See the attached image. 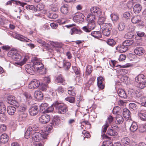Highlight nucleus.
Masks as SVG:
<instances>
[{
	"instance_id": "nucleus-62",
	"label": "nucleus",
	"mask_w": 146,
	"mask_h": 146,
	"mask_svg": "<svg viewBox=\"0 0 146 146\" xmlns=\"http://www.w3.org/2000/svg\"><path fill=\"white\" fill-rule=\"evenodd\" d=\"M47 88V85L44 84H42L41 85L40 89L42 91H45Z\"/></svg>"
},
{
	"instance_id": "nucleus-16",
	"label": "nucleus",
	"mask_w": 146,
	"mask_h": 146,
	"mask_svg": "<svg viewBox=\"0 0 146 146\" xmlns=\"http://www.w3.org/2000/svg\"><path fill=\"white\" fill-rule=\"evenodd\" d=\"M55 81L57 83L61 84L63 85H65L66 84L64 78L61 74L58 75L56 77Z\"/></svg>"
},
{
	"instance_id": "nucleus-37",
	"label": "nucleus",
	"mask_w": 146,
	"mask_h": 146,
	"mask_svg": "<svg viewBox=\"0 0 146 146\" xmlns=\"http://www.w3.org/2000/svg\"><path fill=\"white\" fill-rule=\"evenodd\" d=\"M6 111V108L4 104L0 102V113H5Z\"/></svg>"
},
{
	"instance_id": "nucleus-44",
	"label": "nucleus",
	"mask_w": 146,
	"mask_h": 146,
	"mask_svg": "<svg viewBox=\"0 0 146 146\" xmlns=\"http://www.w3.org/2000/svg\"><path fill=\"white\" fill-rule=\"evenodd\" d=\"M125 27V25L123 22H120L118 25V29L120 31H122L124 30Z\"/></svg>"
},
{
	"instance_id": "nucleus-35",
	"label": "nucleus",
	"mask_w": 146,
	"mask_h": 146,
	"mask_svg": "<svg viewBox=\"0 0 146 146\" xmlns=\"http://www.w3.org/2000/svg\"><path fill=\"white\" fill-rule=\"evenodd\" d=\"M123 121V118L121 115H118L116 117L115 123L116 124H121Z\"/></svg>"
},
{
	"instance_id": "nucleus-23",
	"label": "nucleus",
	"mask_w": 146,
	"mask_h": 146,
	"mask_svg": "<svg viewBox=\"0 0 146 146\" xmlns=\"http://www.w3.org/2000/svg\"><path fill=\"white\" fill-rule=\"evenodd\" d=\"M34 96L38 100H41L43 99V94L40 91H35L34 93Z\"/></svg>"
},
{
	"instance_id": "nucleus-49",
	"label": "nucleus",
	"mask_w": 146,
	"mask_h": 146,
	"mask_svg": "<svg viewBox=\"0 0 146 146\" xmlns=\"http://www.w3.org/2000/svg\"><path fill=\"white\" fill-rule=\"evenodd\" d=\"M134 36L133 33L132 32H129L126 34L124 36V37L125 38H133Z\"/></svg>"
},
{
	"instance_id": "nucleus-10",
	"label": "nucleus",
	"mask_w": 146,
	"mask_h": 146,
	"mask_svg": "<svg viewBox=\"0 0 146 146\" xmlns=\"http://www.w3.org/2000/svg\"><path fill=\"white\" fill-rule=\"evenodd\" d=\"M131 22L133 23H139V25L140 26L143 25V22L141 20V18L140 16L137 15L133 17L131 19Z\"/></svg>"
},
{
	"instance_id": "nucleus-34",
	"label": "nucleus",
	"mask_w": 146,
	"mask_h": 146,
	"mask_svg": "<svg viewBox=\"0 0 146 146\" xmlns=\"http://www.w3.org/2000/svg\"><path fill=\"white\" fill-rule=\"evenodd\" d=\"M91 35L95 38L99 39L102 37V35L99 31H94L91 33Z\"/></svg>"
},
{
	"instance_id": "nucleus-47",
	"label": "nucleus",
	"mask_w": 146,
	"mask_h": 146,
	"mask_svg": "<svg viewBox=\"0 0 146 146\" xmlns=\"http://www.w3.org/2000/svg\"><path fill=\"white\" fill-rule=\"evenodd\" d=\"M111 19L113 21H116L119 20L118 16L115 14H112L110 15Z\"/></svg>"
},
{
	"instance_id": "nucleus-46",
	"label": "nucleus",
	"mask_w": 146,
	"mask_h": 146,
	"mask_svg": "<svg viewBox=\"0 0 146 146\" xmlns=\"http://www.w3.org/2000/svg\"><path fill=\"white\" fill-rule=\"evenodd\" d=\"M15 100V97L12 96H8L7 98V101L9 104H11Z\"/></svg>"
},
{
	"instance_id": "nucleus-56",
	"label": "nucleus",
	"mask_w": 146,
	"mask_h": 146,
	"mask_svg": "<svg viewBox=\"0 0 146 146\" xmlns=\"http://www.w3.org/2000/svg\"><path fill=\"white\" fill-rule=\"evenodd\" d=\"M65 100L71 103H74L75 102V98L74 97H67L65 98Z\"/></svg>"
},
{
	"instance_id": "nucleus-60",
	"label": "nucleus",
	"mask_w": 146,
	"mask_h": 146,
	"mask_svg": "<svg viewBox=\"0 0 146 146\" xmlns=\"http://www.w3.org/2000/svg\"><path fill=\"white\" fill-rule=\"evenodd\" d=\"M97 85L98 87L100 89L102 90L104 88V85L103 84L102 82H97Z\"/></svg>"
},
{
	"instance_id": "nucleus-28",
	"label": "nucleus",
	"mask_w": 146,
	"mask_h": 146,
	"mask_svg": "<svg viewBox=\"0 0 146 146\" xmlns=\"http://www.w3.org/2000/svg\"><path fill=\"white\" fill-rule=\"evenodd\" d=\"M7 111L8 113L10 115H13L16 111L15 108L12 106H9L7 107Z\"/></svg>"
},
{
	"instance_id": "nucleus-3",
	"label": "nucleus",
	"mask_w": 146,
	"mask_h": 146,
	"mask_svg": "<svg viewBox=\"0 0 146 146\" xmlns=\"http://www.w3.org/2000/svg\"><path fill=\"white\" fill-rule=\"evenodd\" d=\"M135 81L139 88L143 89L146 87V78L143 74H140L137 76L135 78Z\"/></svg>"
},
{
	"instance_id": "nucleus-26",
	"label": "nucleus",
	"mask_w": 146,
	"mask_h": 146,
	"mask_svg": "<svg viewBox=\"0 0 146 146\" xmlns=\"http://www.w3.org/2000/svg\"><path fill=\"white\" fill-rule=\"evenodd\" d=\"M119 97L124 99H126L127 98V96L125 93V91L121 88H119L117 91Z\"/></svg>"
},
{
	"instance_id": "nucleus-58",
	"label": "nucleus",
	"mask_w": 146,
	"mask_h": 146,
	"mask_svg": "<svg viewBox=\"0 0 146 146\" xmlns=\"http://www.w3.org/2000/svg\"><path fill=\"white\" fill-rule=\"evenodd\" d=\"M103 144L105 146H113L112 142L110 141H106L104 142Z\"/></svg>"
},
{
	"instance_id": "nucleus-24",
	"label": "nucleus",
	"mask_w": 146,
	"mask_h": 146,
	"mask_svg": "<svg viewBox=\"0 0 146 146\" xmlns=\"http://www.w3.org/2000/svg\"><path fill=\"white\" fill-rule=\"evenodd\" d=\"M87 21L88 22H96V16L92 13L88 14L87 17Z\"/></svg>"
},
{
	"instance_id": "nucleus-39",
	"label": "nucleus",
	"mask_w": 146,
	"mask_h": 146,
	"mask_svg": "<svg viewBox=\"0 0 146 146\" xmlns=\"http://www.w3.org/2000/svg\"><path fill=\"white\" fill-rule=\"evenodd\" d=\"M63 67L65 70H68L70 67V63L69 62H67L65 61L62 62Z\"/></svg>"
},
{
	"instance_id": "nucleus-42",
	"label": "nucleus",
	"mask_w": 146,
	"mask_h": 146,
	"mask_svg": "<svg viewBox=\"0 0 146 146\" xmlns=\"http://www.w3.org/2000/svg\"><path fill=\"white\" fill-rule=\"evenodd\" d=\"M139 101L140 104L141 106L146 107V97H142L139 98Z\"/></svg>"
},
{
	"instance_id": "nucleus-9",
	"label": "nucleus",
	"mask_w": 146,
	"mask_h": 146,
	"mask_svg": "<svg viewBox=\"0 0 146 146\" xmlns=\"http://www.w3.org/2000/svg\"><path fill=\"white\" fill-rule=\"evenodd\" d=\"M91 13L93 15L98 16H100L102 14L101 9L97 7H93L90 9Z\"/></svg>"
},
{
	"instance_id": "nucleus-33",
	"label": "nucleus",
	"mask_w": 146,
	"mask_h": 146,
	"mask_svg": "<svg viewBox=\"0 0 146 146\" xmlns=\"http://www.w3.org/2000/svg\"><path fill=\"white\" fill-rule=\"evenodd\" d=\"M112 25L110 23H105L104 25H102L101 26V29H107L109 30H111L112 28Z\"/></svg>"
},
{
	"instance_id": "nucleus-6",
	"label": "nucleus",
	"mask_w": 146,
	"mask_h": 146,
	"mask_svg": "<svg viewBox=\"0 0 146 146\" xmlns=\"http://www.w3.org/2000/svg\"><path fill=\"white\" fill-rule=\"evenodd\" d=\"M32 138L33 141L37 142H38L40 140L42 139V138L47 139L46 137L42 136L41 133L38 132L34 133L32 135Z\"/></svg>"
},
{
	"instance_id": "nucleus-52",
	"label": "nucleus",
	"mask_w": 146,
	"mask_h": 146,
	"mask_svg": "<svg viewBox=\"0 0 146 146\" xmlns=\"http://www.w3.org/2000/svg\"><path fill=\"white\" fill-rule=\"evenodd\" d=\"M102 33L104 35L106 36H108L110 34V31L111 30H109V29H102Z\"/></svg>"
},
{
	"instance_id": "nucleus-5",
	"label": "nucleus",
	"mask_w": 146,
	"mask_h": 146,
	"mask_svg": "<svg viewBox=\"0 0 146 146\" xmlns=\"http://www.w3.org/2000/svg\"><path fill=\"white\" fill-rule=\"evenodd\" d=\"M87 26H84L82 28V30L86 32L89 33L93 30L96 26V22H88Z\"/></svg>"
},
{
	"instance_id": "nucleus-59",
	"label": "nucleus",
	"mask_w": 146,
	"mask_h": 146,
	"mask_svg": "<svg viewBox=\"0 0 146 146\" xmlns=\"http://www.w3.org/2000/svg\"><path fill=\"white\" fill-rule=\"evenodd\" d=\"M6 125L3 124L0 125V131L3 132L5 131L6 129Z\"/></svg>"
},
{
	"instance_id": "nucleus-61",
	"label": "nucleus",
	"mask_w": 146,
	"mask_h": 146,
	"mask_svg": "<svg viewBox=\"0 0 146 146\" xmlns=\"http://www.w3.org/2000/svg\"><path fill=\"white\" fill-rule=\"evenodd\" d=\"M129 106L130 108L135 110L137 109V106L136 105L133 103H130L129 104Z\"/></svg>"
},
{
	"instance_id": "nucleus-43",
	"label": "nucleus",
	"mask_w": 146,
	"mask_h": 146,
	"mask_svg": "<svg viewBox=\"0 0 146 146\" xmlns=\"http://www.w3.org/2000/svg\"><path fill=\"white\" fill-rule=\"evenodd\" d=\"M108 135L111 136H116L117 135V133L115 131L112 129H109L107 131Z\"/></svg>"
},
{
	"instance_id": "nucleus-32",
	"label": "nucleus",
	"mask_w": 146,
	"mask_h": 146,
	"mask_svg": "<svg viewBox=\"0 0 146 146\" xmlns=\"http://www.w3.org/2000/svg\"><path fill=\"white\" fill-rule=\"evenodd\" d=\"M130 114V112L128 109L127 108H124L123 109V115L124 118H129Z\"/></svg>"
},
{
	"instance_id": "nucleus-22",
	"label": "nucleus",
	"mask_w": 146,
	"mask_h": 146,
	"mask_svg": "<svg viewBox=\"0 0 146 146\" xmlns=\"http://www.w3.org/2000/svg\"><path fill=\"white\" fill-rule=\"evenodd\" d=\"M9 140L8 136L6 134H2L0 137V141L3 143H5L7 142Z\"/></svg>"
},
{
	"instance_id": "nucleus-1",
	"label": "nucleus",
	"mask_w": 146,
	"mask_h": 146,
	"mask_svg": "<svg viewBox=\"0 0 146 146\" xmlns=\"http://www.w3.org/2000/svg\"><path fill=\"white\" fill-rule=\"evenodd\" d=\"M7 56L11 57L13 60L19 62L17 64L21 66L25 64L29 58V56H26L24 57L23 60H21L22 58L21 56L17 51L14 50L9 51Z\"/></svg>"
},
{
	"instance_id": "nucleus-31",
	"label": "nucleus",
	"mask_w": 146,
	"mask_h": 146,
	"mask_svg": "<svg viewBox=\"0 0 146 146\" xmlns=\"http://www.w3.org/2000/svg\"><path fill=\"white\" fill-rule=\"evenodd\" d=\"M60 11L62 13L64 14H66L68 12V6L66 4L61 6L60 8Z\"/></svg>"
},
{
	"instance_id": "nucleus-27",
	"label": "nucleus",
	"mask_w": 146,
	"mask_h": 146,
	"mask_svg": "<svg viewBox=\"0 0 146 146\" xmlns=\"http://www.w3.org/2000/svg\"><path fill=\"white\" fill-rule=\"evenodd\" d=\"M48 104L46 103L42 104L40 106V111L42 113H46V112Z\"/></svg>"
},
{
	"instance_id": "nucleus-55",
	"label": "nucleus",
	"mask_w": 146,
	"mask_h": 146,
	"mask_svg": "<svg viewBox=\"0 0 146 146\" xmlns=\"http://www.w3.org/2000/svg\"><path fill=\"white\" fill-rule=\"evenodd\" d=\"M37 42L41 44H42V45L46 47H47L48 46V44L44 40L41 39H38L37 40Z\"/></svg>"
},
{
	"instance_id": "nucleus-13",
	"label": "nucleus",
	"mask_w": 146,
	"mask_h": 146,
	"mask_svg": "<svg viewBox=\"0 0 146 146\" xmlns=\"http://www.w3.org/2000/svg\"><path fill=\"white\" fill-rule=\"evenodd\" d=\"M38 107L35 105L32 106L29 109V112L31 116H35L38 113Z\"/></svg>"
},
{
	"instance_id": "nucleus-12",
	"label": "nucleus",
	"mask_w": 146,
	"mask_h": 146,
	"mask_svg": "<svg viewBox=\"0 0 146 146\" xmlns=\"http://www.w3.org/2000/svg\"><path fill=\"white\" fill-rule=\"evenodd\" d=\"M12 3L14 4H16L17 5H20L23 7H24V6L26 5V3H23L19 1L11 0L10 1H9L7 2L6 3V5H12Z\"/></svg>"
},
{
	"instance_id": "nucleus-29",
	"label": "nucleus",
	"mask_w": 146,
	"mask_h": 146,
	"mask_svg": "<svg viewBox=\"0 0 146 146\" xmlns=\"http://www.w3.org/2000/svg\"><path fill=\"white\" fill-rule=\"evenodd\" d=\"M33 68V67H31V65H26L25 66V70L28 73L32 75L34 74V71H35Z\"/></svg>"
},
{
	"instance_id": "nucleus-51",
	"label": "nucleus",
	"mask_w": 146,
	"mask_h": 146,
	"mask_svg": "<svg viewBox=\"0 0 146 146\" xmlns=\"http://www.w3.org/2000/svg\"><path fill=\"white\" fill-rule=\"evenodd\" d=\"M7 119L6 117L5 113H0V120L2 122L5 121Z\"/></svg>"
},
{
	"instance_id": "nucleus-63",
	"label": "nucleus",
	"mask_w": 146,
	"mask_h": 146,
	"mask_svg": "<svg viewBox=\"0 0 146 146\" xmlns=\"http://www.w3.org/2000/svg\"><path fill=\"white\" fill-rule=\"evenodd\" d=\"M58 17V15L55 13H51L49 16V17L51 19H55Z\"/></svg>"
},
{
	"instance_id": "nucleus-17",
	"label": "nucleus",
	"mask_w": 146,
	"mask_h": 146,
	"mask_svg": "<svg viewBox=\"0 0 146 146\" xmlns=\"http://www.w3.org/2000/svg\"><path fill=\"white\" fill-rule=\"evenodd\" d=\"M15 38L23 42H31V40L29 39L27 37L21 35H17Z\"/></svg>"
},
{
	"instance_id": "nucleus-64",
	"label": "nucleus",
	"mask_w": 146,
	"mask_h": 146,
	"mask_svg": "<svg viewBox=\"0 0 146 146\" xmlns=\"http://www.w3.org/2000/svg\"><path fill=\"white\" fill-rule=\"evenodd\" d=\"M78 32V30L76 28L74 27L71 29L70 33L72 35L74 33H77Z\"/></svg>"
},
{
	"instance_id": "nucleus-38",
	"label": "nucleus",
	"mask_w": 146,
	"mask_h": 146,
	"mask_svg": "<svg viewBox=\"0 0 146 146\" xmlns=\"http://www.w3.org/2000/svg\"><path fill=\"white\" fill-rule=\"evenodd\" d=\"M106 21V18L104 17H100L98 21V23L100 25V27L102 25H104Z\"/></svg>"
},
{
	"instance_id": "nucleus-53",
	"label": "nucleus",
	"mask_w": 146,
	"mask_h": 146,
	"mask_svg": "<svg viewBox=\"0 0 146 146\" xmlns=\"http://www.w3.org/2000/svg\"><path fill=\"white\" fill-rule=\"evenodd\" d=\"M50 8L53 11H56L58 10L57 5L55 4H52L51 5H50Z\"/></svg>"
},
{
	"instance_id": "nucleus-19",
	"label": "nucleus",
	"mask_w": 146,
	"mask_h": 146,
	"mask_svg": "<svg viewBox=\"0 0 146 146\" xmlns=\"http://www.w3.org/2000/svg\"><path fill=\"white\" fill-rule=\"evenodd\" d=\"M27 114L25 112H19L18 119L19 121H24L26 120Z\"/></svg>"
},
{
	"instance_id": "nucleus-4",
	"label": "nucleus",
	"mask_w": 146,
	"mask_h": 146,
	"mask_svg": "<svg viewBox=\"0 0 146 146\" xmlns=\"http://www.w3.org/2000/svg\"><path fill=\"white\" fill-rule=\"evenodd\" d=\"M52 105L58 110V113L64 114L68 111L66 106L63 104L59 103L58 101H56L54 102Z\"/></svg>"
},
{
	"instance_id": "nucleus-48",
	"label": "nucleus",
	"mask_w": 146,
	"mask_h": 146,
	"mask_svg": "<svg viewBox=\"0 0 146 146\" xmlns=\"http://www.w3.org/2000/svg\"><path fill=\"white\" fill-rule=\"evenodd\" d=\"M120 108L118 106L115 107L112 111L113 113L114 114H117L119 115L120 112Z\"/></svg>"
},
{
	"instance_id": "nucleus-8",
	"label": "nucleus",
	"mask_w": 146,
	"mask_h": 146,
	"mask_svg": "<svg viewBox=\"0 0 146 146\" xmlns=\"http://www.w3.org/2000/svg\"><path fill=\"white\" fill-rule=\"evenodd\" d=\"M122 145L123 146H133V142L130 139L127 137H124L121 139Z\"/></svg>"
},
{
	"instance_id": "nucleus-15",
	"label": "nucleus",
	"mask_w": 146,
	"mask_h": 146,
	"mask_svg": "<svg viewBox=\"0 0 146 146\" xmlns=\"http://www.w3.org/2000/svg\"><path fill=\"white\" fill-rule=\"evenodd\" d=\"M37 130V127L35 129L34 127H33V128L31 126L29 127L27 129L25 134V137L26 139H28L29 138L30 136L33 132V130Z\"/></svg>"
},
{
	"instance_id": "nucleus-30",
	"label": "nucleus",
	"mask_w": 146,
	"mask_h": 146,
	"mask_svg": "<svg viewBox=\"0 0 146 146\" xmlns=\"http://www.w3.org/2000/svg\"><path fill=\"white\" fill-rule=\"evenodd\" d=\"M109 126L108 125H107L105 124L102 127V137L103 139H106L108 137L107 135H105L104 134L106 132L107 129Z\"/></svg>"
},
{
	"instance_id": "nucleus-36",
	"label": "nucleus",
	"mask_w": 146,
	"mask_h": 146,
	"mask_svg": "<svg viewBox=\"0 0 146 146\" xmlns=\"http://www.w3.org/2000/svg\"><path fill=\"white\" fill-rule=\"evenodd\" d=\"M138 128L137 125L136 123L133 122L132 123L130 127V130L132 132L135 131Z\"/></svg>"
},
{
	"instance_id": "nucleus-2",
	"label": "nucleus",
	"mask_w": 146,
	"mask_h": 146,
	"mask_svg": "<svg viewBox=\"0 0 146 146\" xmlns=\"http://www.w3.org/2000/svg\"><path fill=\"white\" fill-rule=\"evenodd\" d=\"M32 66L35 71L41 72V74H42L46 73V68H44L43 65L38 58H35L32 60Z\"/></svg>"
},
{
	"instance_id": "nucleus-41",
	"label": "nucleus",
	"mask_w": 146,
	"mask_h": 146,
	"mask_svg": "<svg viewBox=\"0 0 146 146\" xmlns=\"http://www.w3.org/2000/svg\"><path fill=\"white\" fill-rule=\"evenodd\" d=\"M113 121V117L111 115H110L108 117L105 124L107 125H108L109 126L111 123H112Z\"/></svg>"
},
{
	"instance_id": "nucleus-45",
	"label": "nucleus",
	"mask_w": 146,
	"mask_h": 146,
	"mask_svg": "<svg viewBox=\"0 0 146 146\" xmlns=\"http://www.w3.org/2000/svg\"><path fill=\"white\" fill-rule=\"evenodd\" d=\"M92 67L91 66L88 65L86 69L85 72L86 74L87 75H89L92 72Z\"/></svg>"
},
{
	"instance_id": "nucleus-18",
	"label": "nucleus",
	"mask_w": 146,
	"mask_h": 146,
	"mask_svg": "<svg viewBox=\"0 0 146 146\" xmlns=\"http://www.w3.org/2000/svg\"><path fill=\"white\" fill-rule=\"evenodd\" d=\"M138 115L141 120L146 121V111L145 110H141L139 111Z\"/></svg>"
},
{
	"instance_id": "nucleus-21",
	"label": "nucleus",
	"mask_w": 146,
	"mask_h": 146,
	"mask_svg": "<svg viewBox=\"0 0 146 146\" xmlns=\"http://www.w3.org/2000/svg\"><path fill=\"white\" fill-rule=\"evenodd\" d=\"M116 49L120 53L125 52L128 49V48L123 44L119 45L116 47Z\"/></svg>"
},
{
	"instance_id": "nucleus-14",
	"label": "nucleus",
	"mask_w": 146,
	"mask_h": 146,
	"mask_svg": "<svg viewBox=\"0 0 146 146\" xmlns=\"http://www.w3.org/2000/svg\"><path fill=\"white\" fill-rule=\"evenodd\" d=\"M85 18V17L81 13H77L73 17V20L75 22H77L78 20L83 21Z\"/></svg>"
},
{
	"instance_id": "nucleus-11",
	"label": "nucleus",
	"mask_w": 146,
	"mask_h": 146,
	"mask_svg": "<svg viewBox=\"0 0 146 146\" xmlns=\"http://www.w3.org/2000/svg\"><path fill=\"white\" fill-rule=\"evenodd\" d=\"M50 120V116L48 115H41L39 118V121L42 123H46Z\"/></svg>"
},
{
	"instance_id": "nucleus-40",
	"label": "nucleus",
	"mask_w": 146,
	"mask_h": 146,
	"mask_svg": "<svg viewBox=\"0 0 146 146\" xmlns=\"http://www.w3.org/2000/svg\"><path fill=\"white\" fill-rule=\"evenodd\" d=\"M134 42L132 40H127L123 42L122 44L127 47V46L132 45Z\"/></svg>"
},
{
	"instance_id": "nucleus-20",
	"label": "nucleus",
	"mask_w": 146,
	"mask_h": 146,
	"mask_svg": "<svg viewBox=\"0 0 146 146\" xmlns=\"http://www.w3.org/2000/svg\"><path fill=\"white\" fill-rule=\"evenodd\" d=\"M144 52V50L142 47H137L134 50V53L139 56L143 55Z\"/></svg>"
},
{
	"instance_id": "nucleus-25",
	"label": "nucleus",
	"mask_w": 146,
	"mask_h": 146,
	"mask_svg": "<svg viewBox=\"0 0 146 146\" xmlns=\"http://www.w3.org/2000/svg\"><path fill=\"white\" fill-rule=\"evenodd\" d=\"M142 9V6L140 4H135L133 8V11L136 14L139 13Z\"/></svg>"
},
{
	"instance_id": "nucleus-54",
	"label": "nucleus",
	"mask_w": 146,
	"mask_h": 146,
	"mask_svg": "<svg viewBox=\"0 0 146 146\" xmlns=\"http://www.w3.org/2000/svg\"><path fill=\"white\" fill-rule=\"evenodd\" d=\"M107 43L109 45L113 46L115 45V42L113 39H109L107 41Z\"/></svg>"
},
{
	"instance_id": "nucleus-50",
	"label": "nucleus",
	"mask_w": 146,
	"mask_h": 146,
	"mask_svg": "<svg viewBox=\"0 0 146 146\" xmlns=\"http://www.w3.org/2000/svg\"><path fill=\"white\" fill-rule=\"evenodd\" d=\"M44 8V5L42 4H38L36 6V10L40 11L42 10Z\"/></svg>"
},
{
	"instance_id": "nucleus-57",
	"label": "nucleus",
	"mask_w": 146,
	"mask_h": 146,
	"mask_svg": "<svg viewBox=\"0 0 146 146\" xmlns=\"http://www.w3.org/2000/svg\"><path fill=\"white\" fill-rule=\"evenodd\" d=\"M27 107L25 105L21 106H19V112H25L27 109Z\"/></svg>"
},
{
	"instance_id": "nucleus-7",
	"label": "nucleus",
	"mask_w": 146,
	"mask_h": 146,
	"mask_svg": "<svg viewBox=\"0 0 146 146\" xmlns=\"http://www.w3.org/2000/svg\"><path fill=\"white\" fill-rule=\"evenodd\" d=\"M40 84V82L38 80L33 79L29 83L28 88L31 89H35L39 86Z\"/></svg>"
}]
</instances>
